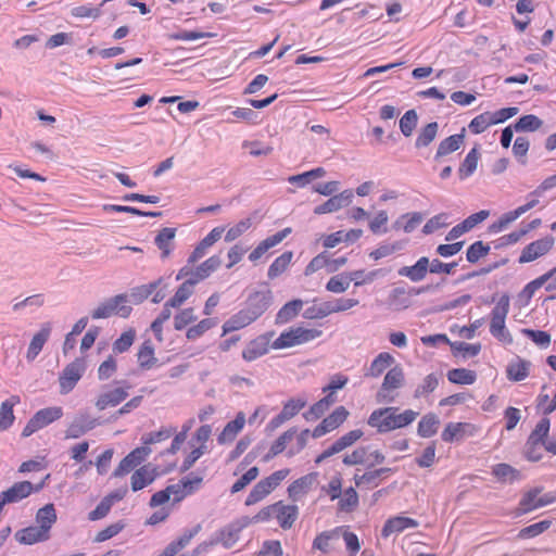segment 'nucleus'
I'll return each instance as SVG.
<instances>
[{
	"instance_id": "nucleus-60",
	"label": "nucleus",
	"mask_w": 556,
	"mask_h": 556,
	"mask_svg": "<svg viewBox=\"0 0 556 556\" xmlns=\"http://www.w3.org/2000/svg\"><path fill=\"white\" fill-rule=\"evenodd\" d=\"M489 252L490 247L488 244H484L482 241H476L467 249L466 257L469 263H477Z\"/></svg>"
},
{
	"instance_id": "nucleus-2",
	"label": "nucleus",
	"mask_w": 556,
	"mask_h": 556,
	"mask_svg": "<svg viewBox=\"0 0 556 556\" xmlns=\"http://www.w3.org/2000/svg\"><path fill=\"white\" fill-rule=\"evenodd\" d=\"M201 483L202 478L200 477H194L192 479L184 478L177 483L167 485L164 490L155 492L151 496L149 505L151 507H157L167 503L169 500L173 501V504L180 503L187 496L194 493Z\"/></svg>"
},
{
	"instance_id": "nucleus-3",
	"label": "nucleus",
	"mask_w": 556,
	"mask_h": 556,
	"mask_svg": "<svg viewBox=\"0 0 556 556\" xmlns=\"http://www.w3.org/2000/svg\"><path fill=\"white\" fill-rule=\"evenodd\" d=\"M509 312V296L504 294L500 298L491 312L490 333L505 344L513 343V337L507 330L505 321Z\"/></svg>"
},
{
	"instance_id": "nucleus-52",
	"label": "nucleus",
	"mask_w": 556,
	"mask_h": 556,
	"mask_svg": "<svg viewBox=\"0 0 556 556\" xmlns=\"http://www.w3.org/2000/svg\"><path fill=\"white\" fill-rule=\"evenodd\" d=\"M254 320V317H252L251 315H237L236 313L230 319H228L223 325V333L225 334L227 332L239 330L250 325Z\"/></svg>"
},
{
	"instance_id": "nucleus-8",
	"label": "nucleus",
	"mask_w": 556,
	"mask_h": 556,
	"mask_svg": "<svg viewBox=\"0 0 556 556\" xmlns=\"http://www.w3.org/2000/svg\"><path fill=\"white\" fill-rule=\"evenodd\" d=\"M86 371V363L81 357L75 358L67 364L59 377L60 393H70L81 379Z\"/></svg>"
},
{
	"instance_id": "nucleus-28",
	"label": "nucleus",
	"mask_w": 556,
	"mask_h": 556,
	"mask_svg": "<svg viewBox=\"0 0 556 556\" xmlns=\"http://www.w3.org/2000/svg\"><path fill=\"white\" fill-rule=\"evenodd\" d=\"M35 519L38 527L43 529L46 533L51 534V529L58 520V515L54 505L52 503H49L46 504L43 507L39 508L36 513Z\"/></svg>"
},
{
	"instance_id": "nucleus-37",
	"label": "nucleus",
	"mask_w": 556,
	"mask_h": 556,
	"mask_svg": "<svg viewBox=\"0 0 556 556\" xmlns=\"http://www.w3.org/2000/svg\"><path fill=\"white\" fill-rule=\"evenodd\" d=\"M194 281L186 280L176 290L175 294L168 300V305L174 308L180 307L193 293Z\"/></svg>"
},
{
	"instance_id": "nucleus-4",
	"label": "nucleus",
	"mask_w": 556,
	"mask_h": 556,
	"mask_svg": "<svg viewBox=\"0 0 556 556\" xmlns=\"http://www.w3.org/2000/svg\"><path fill=\"white\" fill-rule=\"evenodd\" d=\"M323 334L317 328H307L304 326L290 327L280 332L279 346L281 349L292 348L308 343Z\"/></svg>"
},
{
	"instance_id": "nucleus-6",
	"label": "nucleus",
	"mask_w": 556,
	"mask_h": 556,
	"mask_svg": "<svg viewBox=\"0 0 556 556\" xmlns=\"http://www.w3.org/2000/svg\"><path fill=\"white\" fill-rule=\"evenodd\" d=\"M63 416V409L60 406H52L39 409L26 424L22 431V437L27 438L38 430L59 420Z\"/></svg>"
},
{
	"instance_id": "nucleus-49",
	"label": "nucleus",
	"mask_w": 556,
	"mask_h": 556,
	"mask_svg": "<svg viewBox=\"0 0 556 556\" xmlns=\"http://www.w3.org/2000/svg\"><path fill=\"white\" fill-rule=\"evenodd\" d=\"M351 279L349 274H339L331 277L326 283V290L332 293H342L350 287Z\"/></svg>"
},
{
	"instance_id": "nucleus-12",
	"label": "nucleus",
	"mask_w": 556,
	"mask_h": 556,
	"mask_svg": "<svg viewBox=\"0 0 556 556\" xmlns=\"http://www.w3.org/2000/svg\"><path fill=\"white\" fill-rule=\"evenodd\" d=\"M349 412L344 406L337 407L329 416L315 427L313 438H320L340 427L348 418Z\"/></svg>"
},
{
	"instance_id": "nucleus-64",
	"label": "nucleus",
	"mask_w": 556,
	"mask_h": 556,
	"mask_svg": "<svg viewBox=\"0 0 556 556\" xmlns=\"http://www.w3.org/2000/svg\"><path fill=\"white\" fill-rule=\"evenodd\" d=\"M302 307H303L302 300H292V301L286 303L280 308V321H288L292 317L299 315Z\"/></svg>"
},
{
	"instance_id": "nucleus-10",
	"label": "nucleus",
	"mask_w": 556,
	"mask_h": 556,
	"mask_svg": "<svg viewBox=\"0 0 556 556\" xmlns=\"http://www.w3.org/2000/svg\"><path fill=\"white\" fill-rule=\"evenodd\" d=\"M150 454L151 448L149 446H139L134 448L119 462L118 466L113 471V476L119 478L131 472L134 469L136 470Z\"/></svg>"
},
{
	"instance_id": "nucleus-23",
	"label": "nucleus",
	"mask_w": 556,
	"mask_h": 556,
	"mask_svg": "<svg viewBox=\"0 0 556 556\" xmlns=\"http://www.w3.org/2000/svg\"><path fill=\"white\" fill-rule=\"evenodd\" d=\"M418 525H419L418 521L413 518L404 517V516H395V517L389 518L386 521V523L381 530V535L383 538H389L390 535H392L394 533H401V532L405 531L406 529L417 528Z\"/></svg>"
},
{
	"instance_id": "nucleus-20",
	"label": "nucleus",
	"mask_w": 556,
	"mask_h": 556,
	"mask_svg": "<svg viewBox=\"0 0 556 556\" xmlns=\"http://www.w3.org/2000/svg\"><path fill=\"white\" fill-rule=\"evenodd\" d=\"M50 334L51 325L46 323L40 327L39 331L33 336L26 352V359L28 362H34L36 359L45 344L48 342Z\"/></svg>"
},
{
	"instance_id": "nucleus-24",
	"label": "nucleus",
	"mask_w": 556,
	"mask_h": 556,
	"mask_svg": "<svg viewBox=\"0 0 556 556\" xmlns=\"http://www.w3.org/2000/svg\"><path fill=\"white\" fill-rule=\"evenodd\" d=\"M540 489H533L522 496L519 503V509L521 513L526 514L553 503L554 500L547 495L540 497Z\"/></svg>"
},
{
	"instance_id": "nucleus-16",
	"label": "nucleus",
	"mask_w": 556,
	"mask_h": 556,
	"mask_svg": "<svg viewBox=\"0 0 556 556\" xmlns=\"http://www.w3.org/2000/svg\"><path fill=\"white\" fill-rule=\"evenodd\" d=\"M278 485V472H273L268 478L261 480L250 492L245 505H254L263 501Z\"/></svg>"
},
{
	"instance_id": "nucleus-55",
	"label": "nucleus",
	"mask_w": 556,
	"mask_h": 556,
	"mask_svg": "<svg viewBox=\"0 0 556 556\" xmlns=\"http://www.w3.org/2000/svg\"><path fill=\"white\" fill-rule=\"evenodd\" d=\"M418 116L415 110H408L400 119V129L405 137L412 136L416 128Z\"/></svg>"
},
{
	"instance_id": "nucleus-33",
	"label": "nucleus",
	"mask_w": 556,
	"mask_h": 556,
	"mask_svg": "<svg viewBox=\"0 0 556 556\" xmlns=\"http://www.w3.org/2000/svg\"><path fill=\"white\" fill-rule=\"evenodd\" d=\"M394 363V357L388 352L379 353L370 363L365 377L377 378Z\"/></svg>"
},
{
	"instance_id": "nucleus-27",
	"label": "nucleus",
	"mask_w": 556,
	"mask_h": 556,
	"mask_svg": "<svg viewBox=\"0 0 556 556\" xmlns=\"http://www.w3.org/2000/svg\"><path fill=\"white\" fill-rule=\"evenodd\" d=\"M429 270V258L420 257L413 266H404L399 269V275L407 277L414 282L421 281Z\"/></svg>"
},
{
	"instance_id": "nucleus-63",
	"label": "nucleus",
	"mask_w": 556,
	"mask_h": 556,
	"mask_svg": "<svg viewBox=\"0 0 556 556\" xmlns=\"http://www.w3.org/2000/svg\"><path fill=\"white\" fill-rule=\"evenodd\" d=\"M521 333L541 348H547L551 343V336L546 331L523 328L521 329Z\"/></svg>"
},
{
	"instance_id": "nucleus-38",
	"label": "nucleus",
	"mask_w": 556,
	"mask_h": 556,
	"mask_svg": "<svg viewBox=\"0 0 556 556\" xmlns=\"http://www.w3.org/2000/svg\"><path fill=\"white\" fill-rule=\"evenodd\" d=\"M306 404L307 399L304 396L290 399L287 403H285L282 409L280 410V422L294 417L302 408L306 406Z\"/></svg>"
},
{
	"instance_id": "nucleus-22",
	"label": "nucleus",
	"mask_w": 556,
	"mask_h": 556,
	"mask_svg": "<svg viewBox=\"0 0 556 556\" xmlns=\"http://www.w3.org/2000/svg\"><path fill=\"white\" fill-rule=\"evenodd\" d=\"M277 346L278 339L270 344V339L266 336H262L250 342V344L243 351L242 356L245 361L251 362L266 354L269 351V348Z\"/></svg>"
},
{
	"instance_id": "nucleus-34",
	"label": "nucleus",
	"mask_w": 556,
	"mask_h": 556,
	"mask_svg": "<svg viewBox=\"0 0 556 556\" xmlns=\"http://www.w3.org/2000/svg\"><path fill=\"white\" fill-rule=\"evenodd\" d=\"M388 274V270L384 268H378L370 271H366L364 269L354 270L350 273L351 281H354L355 287H361L364 285H369L374 282L376 279L380 277H384Z\"/></svg>"
},
{
	"instance_id": "nucleus-29",
	"label": "nucleus",
	"mask_w": 556,
	"mask_h": 556,
	"mask_svg": "<svg viewBox=\"0 0 556 556\" xmlns=\"http://www.w3.org/2000/svg\"><path fill=\"white\" fill-rule=\"evenodd\" d=\"M341 527L336 529L324 531L319 533L313 541V548L320 551L323 554H328L332 549V542L339 540Z\"/></svg>"
},
{
	"instance_id": "nucleus-54",
	"label": "nucleus",
	"mask_w": 556,
	"mask_h": 556,
	"mask_svg": "<svg viewBox=\"0 0 556 556\" xmlns=\"http://www.w3.org/2000/svg\"><path fill=\"white\" fill-rule=\"evenodd\" d=\"M551 427V421L548 418H542L535 426L534 430L531 432L528 439H530V443L534 444L535 442L543 443L548 435Z\"/></svg>"
},
{
	"instance_id": "nucleus-30",
	"label": "nucleus",
	"mask_w": 556,
	"mask_h": 556,
	"mask_svg": "<svg viewBox=\"0 0 556 556\" xmlns=\"http://www.w3.org/2000/svg\"><path fill=\"white\" fill-rule=\"evenodd\" d=\"M392 469L384 467L371 471H366L363 475H355L354 482L357 488L371 489L379 484V479L382 475L391 472Z\"/></svg>"
},
{
	"instance_id": "nucleus-14",
	"label": "nucleus",
	"mask_w": 556,
	"mask_h": 556,
	"mask_svg": "<svg viewBox=\"0 0 556 556\" xmlns=\"http://www.w3.org/2000/svg\"><path fill=\"white\" fill-rule=\"evenodd\" d=\"M363 431L359 429H354L349 431L348 433L340 437L336 440L329 447H327L317 458L316 463H320L324 459L345 450L346 447L353 445L357 440L363 437Z\"/></svg>"
},
{
	"instance_id": "nucleus-50",
	"label": "nucleus",
	"mask_w": 556,
	"mask_h": 556,
	"mask_svg": "<svg viewBox=\"0 0 556 556\" xmlns=\"http://www.w3.org/2000/svg\"><path fill=\"white\" fill-rule=\"evenodd\" d=\"M543 122L535 115L528 114L521 116L514 125L516 131H535L542 126Z\"/></svg>"
},
{
	"instance_id": "nucleus-15",
	"label": "nucleus",
	"mask_w": 556,
	"mask_h": 556,
	"mask_svg": "<svg viewBox=\"0 0 556 556\" xmlns=\"http://www.w3.org/2000/svg\"><path fill=\"white\" fill-rule=\"evenodd\" d=\"M353 191L350 189L343 190L342 192L332 195L326 202L317 205L314 208L316 215H323L327 213L337 212L345 206H349L353 201Z\"/></svg>"
},
{
	"instance_id": "nucleus-1",
	"label": "nucleus",
	"mask_w": 556,
	"mask_h": 556,
	"mask_svg": "<svg viewBox=\"0 0 556 556\" xmlns=\"http://www.w3.org/2000/svg\"><path fill=\"white\" fill-rule=\"evenodd\" d=\"M417 416L418 413L412 409L397 413L396 407H384L374 410L367 422L370 427L376 428L378 432L384 433L408 426Z\"/></svg>"
},
{
	"instance_id": "nucleus-19",
	"label": "nucleus",
	"mask_w": 556,
	"mask_h": 556,
	"mask_svg": "<svg viewBox=\"0 0 556 556\" xmlns=\"http://www.w3.org/2000/svg\"><path fill=\"white\" fill-rule=\"evenodd\" d=\"M269 305V298L264 292H255L249 296L245 306L237 315H251L256 319Z\"/></svg>"
},
{
	"instance_id": "nucleus-46",
	"label": "nucleus",
	"mask_w": 556,
	"mask_h": 556,
	"mask_svg": "<svg viewBox=\"0 0 556 556\" xmlns=\"http://www.w3.org/2000/svg\"><path fill=\"white\" fill-rule=\"evenodd\" d=\"M217 325L215 318H204L200 320L198 324L188 328L186 332V337L188 340H197L202 337L210 329L214 328Z\"/></svg>"
},
{
	"instance_id": "nucleus-47",
	"label": "nucleus",
	"mask_w": 556,
	"mask_h": 556,
	"mask_svg": "<svg viewBox=\"0 0 556 556\" xmlns=\"http://www.w3.org/2000/svg\"><path fill=\"white\" fill-rule=\"evenodd\" d=\"M331 314V304L329 301L318 303L317 300H314L313 305H311L304 311L303 316L306 318L314 319L323 318Z\"/></svg>"
},
{
	"instance_id": "nucleus-36",
	"label": "nucleus",
	"mask_w": 556,
	"mask_h": 556,
	"mask_svg": "<svg viewBox=\"0 0 556 556\" xmlns=\"http://www.w3.org/2000/svg\"><path fill=\"white\" fill-rule=\"evenodd\" d=\"M480 153L477 148H472L466 155L465 160L458 168L460 179H466L471 176L478 166Z\"/></svg>"
},
{
	"instance_id": "nucleus-53",
	"label": "nucleus",
	"mask_w": 556,
	"mask_h": 556,
	"mask_svg": "<svg viewBox=\"0 0 556 556\" xmlns=\"http://www.w3.org/2000/svg\"><path fill=\"white\" fill-rule=\"evenodd\" d=\"M422 220L420 213L404 214L394 223V228H402L406 233L412 232Z\"/></svg>"
},
{
	"instance_id": "nucleus-18",
	"label": "nucleus",
	"mask_w": 556,
	"mask_h": 556,
	"mask_svg": "<svg viewBox=\"0 0 556 556\" xmlns=\"http://www.w3.org/2000/svg\"><path fill=\"white\" fill-rule=\"evenodd\" d=\"M245 422V414L243 412H239L235 419L227 422L217 435V443L219 445H225L233 442L237 435L243 430Z\"/></svg>"
},
{
	"instance_id": "nucleus-21",
	"label": "nucleus",
	"mask_w": 556,
	"mask_h": 556,
	"mask_svg": "<svg viewBox=\"0 0 556 556\" xmlns=\"http://www.w3.org/2000/svg\"><path fill=\"white\" fill-rule=\"evenodd\" d=\"M475 427L468 422H448L441 433L444 442L451 443L460 441L466 437L473 435Z\"/></svg>"
},
{
	"instance_id": "nucleus-59",
	"label": "nucleus",
	"mask_w": 556,
	"mask_h": 556,
	"mask_svg": "<svg viewBox=\"0 0 556 556\" xmlns=\"http://www.w3.org/2000/svg\"><path fill=\"white\" fill-rule=\"evenodd\" d=\"M299 515L298 507L295 505L280 506V527L283 529H290Z\"/></svg>"
},
{
	"instance_id": "nucleus-61",
	"label": "nucleus",
	"mask_w": 556,
	"mask_h": 556,
	"mask_svg": "<svg viewBox=\"0 0 556 556\" xmlns=\"http://www.w3.org/2000/svg\"><path fill=\"white\" fill-rule=\"evenodd\" d=\"M490 126H492L491 112H484V113L476 116L470 122L468 128L472 134L478 135V134L483 132Z\"/></svg>"
},
{
	"instance_id": "nucleus-62",
	"label": "nucleus",
	"mask_w": 556,
	"mask_h": 556,
	"mask_svg": "<svg viewBox=\"0 0 556 556\" xmlns=\"http://www.w3.org/2000/svg\"><path fill=\"white\" fill-rule=\"evenodd\" d=\"M258 476V468L251 467L247 472H244L231 486L230 491L232 494L238 493L247 488L252 481H254Z\"/></svg>"
},
{
	"instance_id": "nucleus-32",
	"label": "nucleus",
	"mask_w": 556,
	"mask_h": 556,
	"mask_svg": "<svg viewBox=\"0 0 556 556\" xmlns=\"http://www.w3.org/2000/svg\"><path fill=\"white\" fill-rule=\"evenodd\" d=\"M138 365L142 369H151L157 364V358L155 357V350L151 340H146L140 345L137 353Z\"/></svg>"
},
{
	"instance_id": "nucleus-42",
	"label": "nucleus",
	"mask_w": 556,
	"mask_h": 556,
	"mask_svg": "<svg viewBox=\"0 0 556 556\" xmlns=\"http://www.w3.org/2000/svg\"><path fill=\"white\" fill-rule=\"evenodd\" d=\"M492 475L501 482H513L520 478L519 471L505 463L495 465L492 468Z\"/></svg>"
},
{
	"instance_id": "nucleus-44",
	"label": "nucleus",
	"mask_w": 556,
	"mask_h": 556,
	"mask_svg": "<svg viewBox=\"0 0 556 556\" xmlns=\"http://www.w3.org/2000/svg\"><path fill=\"white\" fill-rule=\"evenodd\" d=\"M447 379L456 384H472L477 379V375L470 369L455 368L447 372Z\"/></svg>"
},
{
	"instance_id": "nucleus-7",
	"label": "nucleus",
	"mask_w": 556,
	"mask_h": 556,
	"mask_svg": "<svg viewBox=\"0 0 556 556\" xmlns=\"http://www.w3.org/2000/svg\"><path fill=\"white\" fill-rule=\"evenodd\" d=\"M129 384H117L105 387L96 397L94 406L98 410H104L109 407H116L123 403L129 395Z\"/></svg>"
},
{
	"instance_id": "nucleus-40",
	"label": "nucleus",
	"mask_w": 556,
	"mask_h": 556,
	"mask_svg": "<svg viewBox=\"0 0 556 556\" xmlns=\"http://www.w3.org/2000/svg\"><path fill=\"white\" fill-rule=\"evenodd\" d=\"M439 424V418L434 414L425 415L418 424V435L421 438L434 435L438 431Z\"/></svg>"
},
{
	"instance_id": "nucleus-51",
	"label": "nucleus",
	"mask_w": 556,
	"mask_h": 556,
	"mask_svg": "<svg viewBox=\"0 0 556 556\" xmlns=\"http://www.w3.org/2000/svg\"><path fill=\"white\" fill-rule=\"evenodd\" d=\"M278 244V235H273L262 242L250 253L249 260L251 262H257L268 252L269 249Z\"/></svg>"
},
{
	"instance_id": "nucleus-43",
	"label": "nucleus",
	"mask_w": 556,
	"mask_h": 556,
	"mask_svg": "<svg viewBox=\"0 0 556 556\" xmlns=\"http://www.w3.org/2000/svg\"><path fill=\"white\" fill-rule=\"evenodd\" d=\"M358 494L355 489L351 486L344 490V492H341L338 507L341 511L350 513L358 506Z\"/></svg>"
},
{
	"instance_id": "nucleus-11",
	"label": "nucleus",
	"mask_w": 556,
	"mask_h": 556,
	"mask_svg": "<svg viewBox=\"0 0 556 556\" xmlns=\"http://www.w3.org/2000/svg\"><path fill=\"white\" fill-rule=\"evenodd\" d=\"M555 239L553 236H546L538 239L523 248L519 256V263H530L536 258L547 254L554 247Z\"/></svg>"
},
{
	"instance_id": "nucleus-58",
	"label": "nucleus",
	"mask_w": 556,
	"mask_h": 556,
	"mask_svg": "<svg viewBox=\"0 0 556 556\" xmlns=\"http://www.w3.org/2000/svg\"><path fill=\"white\" fill-rule=\"evenodd\" d=\"M252 226V219L251 218H244L242 220H240L239 223H237L236 225H233L232 227H230L226 235H225V240L227 242H231V241H235L236 239H238L239 237H241L244 232H247Z\"/></svg>"
},
{
	"instance_id": "nucleus-13",
	"label": "nucleus",
	"mask_w": 556,
	"mask_h": 556,
	"mask_svg": "<svg viewBox=\"0 0 556 556\" xmlns=\"http://www.w3.org/2000/svg\"><path fill=\"white\" fill-rule=\"evenodd\" d=\"M159 477V469L155 465L146 464L134 470L130 477V486L134 492L140 491L152 484Z\"/></svg>"
},
{
	"instance_id": "nucleus-48",
	"label": "nucleus",
	"mask_w": 556,
	"mask_h": 556,
	"mask_svg": "<svg viewBox=\"0 0 556 556\" xmlns=\"http://www.w3.org/2000/svg\"><path fill=\"white\" fill-rule=\"evenodd\" d=\"M439 125L437 122L429 123L426 125L418 134V137L416 139V147L422 148L429 146L438 134Z\"/></svg>"
},
{
	"instance_id": "nucleus-45",
	"label": "nucleus",
	"mask_w": 556,
	"mask_h": 556,
	"mask_svg": "<svg viewBox=\"0 0 556 556\" xmlns=\"http://www.w3.org/2000/svg\"><path fill=\"white\" fill-rule=\"evenodd\" d=\"M311 483L312 480L309 477H303L301 479H298L288 488L289 497L293 502L302 500L311 489Z\"/></svg>"
},
{
	"instance_id": "nucleus-5",
	"label": "nucleus",
	"mask_w": 556,
	"mask_h": 556,
	"mask_svg": "<svg viewBox=\"0 0 556 556\" xmlns=\"http://www.w3.org/2000/svg\"><path fill=\"white\" fill-rule=\"evenodd\" d=\"M46 480L38 484L30 481H18L13 483L9 489L0 493V506L3 508L8 504L18 503L28 497L33 493L39 492L45 486Z\"/></svg>"
},
{
	"instance_id": "nucleus-31",
	"label": "nucleus",
	"mask_w": 556,
	"mask_h": 556,
	"mask_svg": "<svg viewBox=\"0 0 556 556\" xmlns=\"http://www.w3.org/2000/svg\"><path fill=\"white\" fill-rule=\"evenodd\" d=\"M18 395H12L9 400L1 403L0 406V431L9 429L15 419L13 407L20 404Z\"/></svg>"
},
{
	"instance_id": "nucleus-56",
	"label": "nucleus",
	"mask_w": 556,
	"mask_h": 556,
	"mask_svg": "<svg viewBox=\"0 0 556 556\" xmlns=\"http://www.w3.org/2000/svg\"><path fill=\"white\" fill-rule=\"evenodd\" d=\"M439 384V376L435 374H429L425 377L422 382L415 390V397H421L426 394L433 392Z\"/></svg>"
},
{
	"instance_id": "nucleus-39",
	"label": "nucleus",
	"mask_w": 556,
	"mask_h": 556,
	"mask_svg": "<svg viewBox=\"0 0 556 556\" xmlns=\"http://www.w3.org/2000/svg\"><path fill=\"white\" fill-rule=\"evenodd\" d=\"M464 142V135L456 134L442 140L438 147L435 159L445 156L460 148Z\"/></svg>"
},
{
	"instance_id": "nucleus-25",
	"label": "nucleus",
	"mask_w": 556,
	"mask_h": 556,
	"mask_svg": "<svg viewBox=\"0 0 556 556\" xmlns=\"http://www.w3.org/2000/svg\"><path fill=\"white\" fill-rule=\"evenodd\" d=\"M50 536L51 534L46 533V531L38 526H29L15 533L16 540L25 545L48 541Z\"/></svg>"
},
{
	"instance_id": "nucleus-35",
	"label": "nucleus",
	"mask_w": 556,
	"mask_h": 556,
	"mask_svg": "<svg viewBox=\"0 0 556 556\" xmlns=\"http://www.w3.org/2000/svg\"><path fill=\"white\" fill-rule=\"evenodd\" d=\"M175 236L176 229L166 227L163 228L155 237V244L161 250L163 258H166L170 255Z\"/></svg>"
},
{
	"instance_id": "nucleus-26",
	"label": "nucleus",
	"mask_w": 556,
	"mask_h": 556,
	"mask_svg": "<svg viewBox=\"0 0 556 556\" xmlns=\"http://www.w3.org/2000/svg\"><path fill=\"white\" fill-rule=\"evenodd\" d=\"M531 363L519 356L514 358L506 367V377L509 381L519 382L530 374Z\"/></svg>"
},
{
	"instance_id": "nucleus-57",
	"label": "nucleus",
	"mask_w": 556,
	"mask_h": 556,
	"mask_svg": "<svg viewBox=\"0 0 556 556\" xmlns=\"http://www.w3.org/2000/svg\"><path fill=\"white\" fill-rule=\"evenodd\" d=\"M197 316L194 315V309L192 307H188L181 309L174 316V328L176 330H182L191 323L195 321Z\"/></svg>"
},
{
	"instance_id": "nucleus-41",
	"label": "nucleus",
	"mask_w": 556,
	"mask_h": 556,
	"mask_svg": "<svg viewBox=\"0 0 556 556\" xmlns=\"http://www.w3.org/2000/svg\"><path fill=\"white\" fill-rule=\"evenodd\" d=\"M325 175H326V170L323 167H316L308 172L290 176L287 178V180L292 185H296L299 187H305L311 181H313L317 178H321Z\"/></svg>"
},
{
	"instance_id": "nucleus-17",
	"label": "nucleus",
	"mask_w": 556,
	"mask_h": 556,
	"mask_svg": "<svg viewBox=\"0 0 556 556\" xmlns=\"http://www.w3.org/2000/svg\"><path fill=\"white\" fill-rule=\"evenodd\" d=\"M405 380L404 371L402 367L394 366L388 370L383 378V382L381 384V389L378 392V397L382 400L392 401L393 397L388 399V395L391 391L400 389L403 387Z\"/></svg>"
},
{
	"instance_id": "nucleus-9",
	"label": "nucleus",
	"mask_w": 556,
	"mask_h": 556,
	"mask_svg": "<svg viewBox=\"0 0 556 556\" xmlns=\"http://www.w3.org/2000/svg\"><path fill=\"white\" fill-rule=\"evenodd\" d=\"M309 435L308 429L300 432L295 429L286 431L280 435V453H285L289 457L298 454L305 447Z\"/></svg>"
}]
</instances>
